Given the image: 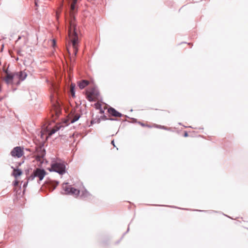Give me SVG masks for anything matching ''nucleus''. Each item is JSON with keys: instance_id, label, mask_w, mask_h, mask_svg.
I'll return each mask as SVG.
<instances>
[{"instance_id": "obj_1", "label": "nucleus", "mask_w": 248, "mask_h": 248, "mask_svg": "<svg viewBox=\"0 0 248 248\" xmlns=\"http://www.w3.org/2000/svg\"><path fill=\"white\" fill-rule=\"evenodd\" d=\"M78 29L76 26L75 16H72L69 20L68 33L69 39L72 42L74 53L76 55L78 50Z\"/></svg>"}, {"instance_id": "obj_2", "label": "nucleus", "mask_w": 248, "mask_h": 248, "mask_svg": "<svg viewBox=\"0 0 248 248\" xmlns=\"http://www.w3.org/2000/svg\"><path fill=\"white\" fill-rule=\"evenodd\" d=\"M27 76V74L25 71H20L13 73L6 72L4 80L7 84L17 85L20 83V81H22L26 78Z\"/></svg>"}, {"instance_id": "obj_3", "label": "nucleus", "mask_w": 248, "mask_h": 248, "mask_svg": "<svg viewBox=\"0 0 248 248\" xmlns=\"http://www.w3.org/2000/svg\"><path fill=\"white\" fill-rule=\"evenodd\" d=\"M86 98L90 102L95 101L98 99L99 93L95 88H93L86 92Z\"/></svg>"}, {"instance_id": "obj_4", "label": "nucleus", "mask_w": 248, "mask_h": 248, "mask_svg": "<svg viewBox=\"0 0 248 248\" xmlns=\"http://www.w3.org/2000/svg\"><path fill=\"white\" fill-rule=\"evenodd\" d=\"M62 124L61 123H57L53 128L50 130V128L48 126L46 127V130H44L41 131V137L44 138V136L45 135L46 132H48V135L46 136V138L47 139L48 136H51L53 134L55 133L56 131L59 130L62 127Z\"/></svg>"}, {"instance_id": "obj_5", "label": "nucleus", "mask_w": 248, "mask_h": 248, "mask_svg": "<svg viewBox=\"0 0 248 248\" xmlns=\"http://www.w3.org/2000/svg\"><path fill=\"white\" fill-rule=\"evenodd\" d=\"M63 189L64 190V193L65 194H70L75 196H77L80 193V191L78 189L75 188L71 186H66L65 187L63 186Z\"/></svg>"}, {"instance_id": "obj_6", "label": "nucleus", "mask_w": 248, "mask_h": 248, "mask_svg": "<svg viewBox=\"0 0 248 248\" xmlns=\"http://www.w3.org/2000/svg\"><path fill=\"white\" fill-rule=\"evenodd\" d=\"M52 110V116L53 121H55L61 114L60 105L58 100H56V104L53 105V108Z\"/></svg>"}, {"instance_id": "obj_7", "label": "nucleus", "mask_w": 248, "mask_h": 248, "mask_svg": "<svg viewBox=\"0 0 248 248\" xmlns=\"http://www.w3.org/2000/svg\"><path fill=\"white\" fill-rule=\"evenodd\" d=\"M11 155L14 157H21L24 155L23 148L20 146L15 147L11 152Z\"/></svg>"}, {"instance_id": "obj_8", "label": "nucleus", "mask_w": 248, "mask_h": 248, "mask_svg": "<svg viewBox=\"0 0 248 248\" xmlns=\"http://www.w3.org/2000/svg\"><path fill=\"white\" fill-rule=\"evenodd\" d=\"M138 123L142 127H146L148 128L155 127L159 129H162L165 130H168L169 128L164 125H159L155 124H154L152 125H150L147 123H143L141 122H138Z\"/></svg>"}, {"instance_id": "obj_9", "label": "nucleus", "mask_w": 248, "mask_h": 248, "mask_svg": "<svg viewBox=\"0 0 248 248\" xmlns=\"http://www.w3.org/2000/svg\"><path fill=\"white\" fill-rule=\"evenodd\" d=\"M46 174L45 170L40 169H36L33 172L34 177H37L39 178V180H42Z\"/></svg>"}, {"instance_id": "obj_10", "label": "nucleus", "mask_w": 248, "mask_h": 248, "mask_svg": "<svg viewBox=\"0 0 248 248\" xmlns=\"http://www.w3.org/2000/svg\"><path fill=\"white\" fill-rule=\"evenodd\" d=\"M50 170H53L59 174H62V164L60 163H54L51 165Z\"/></svg>"}, {"instance_id": "obj_11", "label": "nucleus", "mask_w": 248, "mask_h": 248, "mask_svg": "<svg viewBox=\"0 0 248 248\" xmlns=\"http://www.w3.org/2000/svg\"><path fill=\"white\" fill-rule=\"evenodd\" d=\"M108 111L109 114L111 115L116 117H121L122 116V114L115 110L114 108H109Z\"/></svg>"}, {"instance_id": "obj_12", "label": "nucleus", "mask_w": 248, "mask_h": 248, "mask_svg": "<svg viewBox=\"0 0 248 248\" xmlns=\"http://www.w3.org/2000/svg\"><path fill=\"white\" fill-rule=\"evenodd\" d=\"M90 82L87 80H81L78 82V85L80 89H83L87 86Z\"/></svg>"}, {"instance_id": "obj_13", "label": "nucleus", "mask_w": 248, "mask_h": 248, "mask_svg": "<svg viewBox=\"0 0 248 248\" xmlns=\"http://www.w3.org/2000/svg\"><path fill=\"white\" fill-rule=\"evenodd\" d=\"M72 3L70 6V12L71 14H75V11L76 8V4L77 2V0H72Z\"/></svg>"}, {"instance_id": "obj_14", "label": "nucleus", "mask_w": 248, "mask_h": 248, "mask_svg": "<svg viewBox=\"0 0 248 248\" xmlns=\"http://www.w3.org/2000/svg\"><path fill=\"white\" fill-rule=\"evenodd\" d=\"M22 174V171L21 170L18 169H14L13 172V175L16 178H17L18 177L21 175Z\"/></svg>"}, {"instance_id": "obj_15", "label": "nucleus", "mask_w": 248, "mask_h": 248, "mask_svg": "<svg viewBox=\"0 0 248 248\" xmlns=\"http://www.w3.org/2000/svg\"><path fill=\"white\" fill-rule=\"evenodd\" d=\"M75 85L74 84L72 83L70 87V91H70L71 96L73 97H75Z\"/></svg>"}, {"instance_id": "obj_16", "label": "nucleus", "mask_w": 248, "mask_h": 248, "mask_svg": "<svg viewBox=\"0 0 248 248\" xmlns=\"http://www.w3.org/2000/svg\"><path fill=\"white\" fill-rule=\"evenodd\" d=\"M53 90H54V91L55 92V93H56V95L57 96L58 95V86L56 85H53Z\"/></svg>"}, {"instance_id": "obj_17", "label": "nucleus", "mask_w": 248, "mask_h": 248, "mask_svg": "<svg viewBox=\"0 0 248 248\" xmlns=\"http://www.w3.org/2000/svg\"><path fill=\"white\" fill-rule=\"evenodd\" d=\"M44 152L42 151L41 153V155H39L38 154L37 155V159H38L39 160H41V158H43L44 156Z\"/></svg>"}, {"instance_id": "obj_18", "label": "nucleus", "mask_w": 248, "mask_h": 248, "mask_svg": "<svg viewBox=\"0 0 248 248\" xmlns=\"http://www.w3.org/2000/svg\"><path fill=\"white\" fill-rule=\"evenodd\" d=\"M94 105L96 109H100L101 108V104L100 103H96Z\"/></svg>"}, {"instance_id": "obj_19", "label": "nucleus", "mask_w": 248, "mask_h": 248, "mask_svg": "<svg viewBox=\"0 0 248 248\" xmlns=\"http://www.w3.org/2000/svg\"><path fill=\"white\" fill-rule=\"evenodd\" d=\"M19 184V181H17V180H16L14 182V185L15 186H16L18 185Z\"/></svg>"}, {"instance_id": "obj_20", "label": "nucleus", "mask_w": 248, "mask_h": 248, "mask_svg": "<svg viewBox=\"0 0 248 248\" xmlns=\"http://www.w3.org/2000/svg\"><path fill=\"white\" fill-rule=\"evenodd\" d=\"M65 166L63 164V174L65 173Z\"/></svg>"}, {"instance_id": "obj_21", "label": "nucleus", "mask_w": 248, "mask_h": 248, "mask_svg": "<svg viewBox=\"0 0 248 248\" xmlns=\"http://www.w3.org/2000/svg\"><path fill=\"white\" fill-rule=\"evenodd\" d=\"M99 110H100V113L101 114H103L104 113V110L102 108H100Z\"/></svg>"}, {"instance_id": "obj_22", "label": "nucleus", "mask_w": 248, "mask_h": 248, "mask_svg": "<svg viewBox=\"0 0 248 248\" xmlns=\"http://www.w3.org/2000/svg\"><path fill=\"white\" fill-rule=\"evenodd\" d=\"M52 43H53V45H53V46L54 47V46H55V43H55V40H52Z\"/></svg>"}, {"instance_id": "obj_23", "label": "nucleus", "mask_w": 248, "mask_h": 248, "mask_svg": "<svg viewBox=\"0 0 248 248\" xmlns=\"http://www.w3.org/2000/svg\"><path fill=\"white\" fill-rule=\"evenodd\" d=\"M188 133L186 132H185V134H184V137H187L188 136Z\"/></svg>"}, {"instance_id": "obj_24", "label": "nucleus", "mask_w": 248, "mask_h": 248, "mask_svg": "<svg viewBox=\"0 0 248 248\" xmlns=\"http://www.w3.org/2000/svg\"><path fill=\"white\" fill-rule=\"evenodd\" d=\"M111 144L113 145L114 147H115V145L114 144V140L111 141Z\"/></svg>"}, {"instance_id": "obj_25", "label": "nucleus", "mask_w": 248, "mask_h": 248, "mask_svg": "<svg viewBox=\"0 0 248 248\" xmlns=\"http://www.w3.org/2000/svg\"><path fill=\"white\" fill-rule=\"evenodd\" d=\"M77 120H78V119H74L73 121H72V122H74V121H77Z\"/></svg>"}, {"instance_id": "obj_26", "label": "nucleus", "mask_w": 248, "mask_h": 248, "mask_svg": "<svg viewBox=\"0 0 248 248\" xmlns=\"http://www.w3.org/2000/svg\"><path fill=\"white\" fill-rule=\"evenodd\" d=\"M68 73H69V72H68ZM69 76H70V73H69Z\"/></svg>"}]
</instances>
